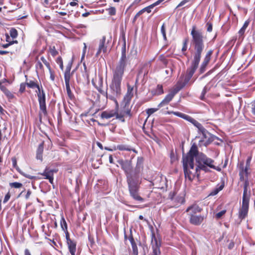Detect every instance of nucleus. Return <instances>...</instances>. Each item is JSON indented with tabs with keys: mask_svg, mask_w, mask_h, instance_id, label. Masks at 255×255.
Here are the masks:
<instances>
[{
	"mask_svg": "<svg viewBox=\"0 0 255 255\" xmlns=\"http://www.w3.org/2000/svg\"><path fill=\"white\" fill-rule=\"evenodd\" d=\"M41 60L43 62V63L46 65V66L48 68V69H50V66L49 63L47 61V60L45 59L44 57H41Z\"/></svg>",
	"mask_w": 255,
	"mask_h": 255,
	"instance_id": "nucleus-37",
	"label": "nucleus"
},
{
	"mask_svg": "<svg viewBox=\"0 0 255 255\" xmlns=\"http://www.w3.org/2000/svg\"><path fill=\"white\" fill-rule=\"evenodd\" d=\"M192 123L193 125H194L196 127H197L199 129H201V128H202L201 125L194 119V121H193Z\"/></svg>",
	"mask_w": 255,
	"mask_h": 255,
	"instance_id": "nucleus-41",
	"label": "nucleus"
},
{
	"mask_svg": "<svg viewBox=\"0 0 255 255\" xmlns=\"http://www.w3.org/2000/svg\"><path fill=\"white\" fill-rule=\"evenodd\" d=\"M163 93V90L161 85H158L157 87V94L160 95Z\"/></svg>",
	"mask_w": 255,
	"mask_h": 255,
	"instance_id": "nucleus-34",
	"label": "nucleus"
},
{
	"mask_svg": "<svg viewBox=\"0 0 255 255\" xmlns=\"http://www.w3.org/2000/svg\"><path fill=\"white\" fill-rule=\"evenodd\" d=\"M69 4L71 6H76V5H77V2L76 1H72V2H70Z\"/></svg>",
	"mask_w": 255,
	"mask_h": 255,
	"instance_id": "nucleus-63",
	"label": "nucleus"
},
{
	"mask_svg": "<svg viewBox=\"0 0 255 255\" xmlns=\"http://www.w3.org/2000/svg\"><path fill=\"white\" fill-rule=\"evenodd\" d=\"M161 33H162V34L163 35L164 39L166 40V36L165 29V27H164V24L161 26Z\"/></svg>",
	"mask_w": 255,
	"mask_h": 255,
	"instance_id": "nucleus-36",
	"label": "nucleus"
},
{
	"mask_svg": "<svg viewBox=\"0 0 255 255\" xmlns=\"http://www.w3.org/2000/svg\"><path fill=\"white\" fill-rule=\"evenodd\" d=\"M102 79L101 78L100 79V87L98 88V91H99V92H100L101 94H104L105 92L104 91V90H102L101 87H102Z\"/></svg>",
	"mask_w": 255,
	"mask_h": 255,
	"instance_id": "nucleus-47",
	"label": "nucleus"
},
{
	"mask_svg": "<svg viewBox=\"0 0 255 255\" xmlns=\"http://www.w3.org/2000/svg\"><path fill=\"white\" fill-rule=\"evenodd\" d=\"M24 255H31L30 251L28 249H25L24 250Z\"/></svg>",
	"mask_w": 255,
	"mask_h": 255,
	"instance_id": "nucleus-60",
	"label": "nucleus"
},
{
	"mask_svg": "<svg viewBox=\"0 0 255 255\" xmlns=\"http://www.w3.org/2000/svg\"><path fill=\"white\" fill-rule=\"evenodd\" d=\"M84 48H83V55H82V59H83L84 58V56H85V54L86 53V49H87V47H86V43H84Z\"/></svg>",
	"mask_w": 255,
	"mask_h": 255,
	"instance_id": "nucleus-51",
	"label": "nucleus"
},
{
	"mask_svg": "<svg viewBox=\"0 0 255 255\" xmlns=\"http://www.w3.org/2000/svg\"><path fill=\"white\" fill-rule=\"evenodd\" d=\"M252 113L255 115V101H254V102L253 103V105H252Z\"/></svg>",
	"mask_w": 255,
	"mask_h": 255,
	"instance_id": "nucleus-57",
	"label": "nucleus"
},
{
	"mask_svg": "<svg viewBox=\"0 0 255 255\" xmlns=\"http://www.w3.org/2000/svg\"><path fill=\"white\" fill-rule=\"evenodd\" d=\"M143 13V10H141L139 11L135 15L134 18H136L138 16H139L140 14H141Z\"/></svg>",
	"mask_w": 255,
	"mask_h": 255,
	"instance_id": "nucleus-58",
	"label": "nucleus"
},
{
	"mask_svg": "<svg viewBox=\"0 0 255 255\" xmlns=\"http://www.w3.org/2000/svg\"><path fill=\"white\" fill-rule=\"evenodd\" d=\"M191 34L192 36L193 42L195 44V49L196 51L193 60L200 62L201 54L204 47L202 33L199 30H197L195 26H193Z\"/></svg>",
	"mask_w": 255,
	"mask_h": 255,
	"instance_id": "nucleus-3",
	"label": "nucleus"
},
{
	"mask_svg": "<svg viewBox=\"0 0 255 255\" xmlns=\"http://www.w3.org/2000/svg\"><path fill=\"white\" fill-rule=\"evenodd\" d=\"M155 242H156V247H153V255H158L160 254V250H159V247L157 245V241L156 240H155Z\"/></svg>",
	"mask_w": 255,
	"mask_h": 255,
	"instance_id": "nucleus-29",
	"label": "nucleus"
},
{
	"mask_svg": "<svg viewBox=\"0 0 255 255\" xmlns=\"http://www.w3.org/2000/svg\"><path fill=\"white\" fill-rule=\"evenodd\" d=\"M249 201H243L242 206L239 212V217L244 219L247 215L249 210Z\"/></svg>",
	"mask_w": 255,
	"mask_h": 255,
	"instance_id": "nucleus-9",
	"label": "nucleus"
},
{
	"mask_svg": "<svg viewBox=\"0 0 255 255\" xmlns=\"http://www.w3.org/2000/svg\"><path fill=\"white\" fill-rule=\"evenodd\" d=\"M10 194L9 192L7 193V194L5 195L4 200H3V203H6L10 199Z\"/></svg>",
	"mask_w": 255,
	"mask_h": 255,
	"instance_id": "nucleus-42",
	"label": "nucleus"
},
{
	"mask_svg": "<svg viewBox=\"0 0 255 255\" xmlns=\"http://www.w3.org/2000/svg\"><path fill=\"white\" fill-rule=\"evenodd\" d=\"M116 115V110L106 111L102 113L101 117L103 119H109Z\"/></svg>",
	"mask_w": 255,
	"mask_h": 255,
	"instance_id": "nucleus-14",
	"label": "nucleus"
},
{
	"mask_svg": "<svg viewBox=\"0 0 255 255\" xmlns=\"http://www.w3.org/2000/svg\"><path fill=\"white\" fill-rule=\"evenodd\" d=\"M9 186L11 188H19L22 186V184L19 182H11L9 183Z\"/></svg>",
	"mask_w": 255,
	"mask_h": 255,
	"instance_id": "nucleus-25",
	"label": "nucleus"
},
{
	"mask_svg": "<svg viewBox=\"0 0 255 255\" xmlns=\"http://www.w3.org/2000/svg\"><path fill=\"white\" fill-rule=\"evenodd\" d=\"M187 42L188 40L187 39H185L183 42V45L182 48V51L183 52H185L187 49Z\"/></svg>",
	"mask_w": 255,
	"mask_h": 255,
	"instance_id": "nucleus-38",
	"label": "nucleus"
},
{
	"mask_svg": "<svg viewBox=\"0 0 255 255\" xmlns=\"http://www.w3.org/2000/svg\"><path fill=\"white\" fill-rule=\"evenodd\" d=\"M25 177L29 178V179H35L36 178V177L35 176H31V175H27V174H22Z\"/></svg>",
	"mask_w": 255,
	"mask_h": 255,
	"instance_id": "nucleus-53",
	"label": "nucleus"
},
{
	"mask_svg": "<svg viewBox=\"0 0 255 255\" xmlns=\"http://www.w3.org/2000/svg\"><path fill=\"white\" fill-rule=\"evenodd\" d=\"M9 34L12 38H15L17 36V30L14 28H11L9 31Z\"/></svg>",
	"mask_w": 255,
	"mask_h": 255,
	"instance_id": "nucleus-27",
	"label": "nucleus"
},
{
	"mask_svg": "<svg viewBox=\"0 0 255 255\" xmlns=\"http://www.w3.org/2000/svg\"><path fill=\"white\" fill-rule=\"evenodd\" d=\"M245 185L244 189L243 201H249L250 198L247 196V182H245Z\"/></svg>",
	"mask_w": 255,
	"mask_h": 255,
	"instance_id": "nucleus-23",
	"label": "nucleus"
},
{
	"mask_svg": "<svg viewBox=\"0 0 255 255\" xmlns=\"http://www.w3.org/2000/svg\"><path fill=\"white\" fill-rule=\"evenodd\" d=\"M60 225H61V227L62 229L63 230H67V223H66V222L63 216H62L61 220H60Z\"/></svg>",
	"mask_w": 255,
	"mask_h": 255,
	"instance_id": "nucleus-24",
	"label": "nucleus"
},
{
	"mask_svg": "<svg viewBox=\"0 0 255 255\" xmlns=\"http://www.w3.org/2000/svg\"><path fill=\"white\" fill-rule=\"evenodd\" d=\"M116 115L115 116L116 117V119H119V120L123 122H125V119L124 118V117L125 116V114H119L118 113L117 110H116Z\"/></svg>",
	"mask_w": 255,
	"mask_h": 255,
	"instance_id": "nucleus-28",
	"label": "nucleus"
},
{
	"mask_svg": "<svg viewBox=\"0 0 255 255\" xmlns=\"http://www.w3.org/2000/svg\"><path fill=\"white\" fill-rule=\"evenodd\" d=\"M68 249L71 255H75L76 250V244L70 239H67Z\"/></svg>",
	"mask_w": 255,
	"mask_h": 255,
	"instance_id": "nucleus-15",
	"label": "nucleus"
},
{
	"mask_svg": "<svg viewBox=\"0 0 255 255\" xmlns=\"http://www.w3.org/2000/svg\"><path fill=\"white\" fill-rule=\"evenodd\" d=\"M49 72H50V79L52 81H54V74H53V72L52 71L51 68H50V69H49Z\"/></svg>",
	"mask_w": 255,
	"mask_h": 255,
	"instance_id": "nucleus-52",
	"label": "nucleus"
},
{
	"mask_svg": "<svg viewBox=\"0 0 255 255\" xmlns=\"http://www.w3.org/2000/svg\"><path fill=\"white\" fill-rule=\"evenodd\" d=\"M36 92L37 93L40 109L44 114H45L46 113L45 95L44 93L43 89L40 91V92H38L37 91H36Z\"/></svg>",
	"mask_w": 255,
	"mask_h": 255,
	"instance_id": "nucleus-8",
	"label": "nucleus"
},
{
	"mask_svg": "<svg viewBox=\"0 0 255 255\" xmlns=\"http://www.w3.org/2000/svg\"><path fill=\"white\" fill-rule=\"evenodd\" d=\"M175 94L176 93L172 91L166 96L165 98L159 104L157 107L161 108L167 105L172 100Z\"/></svg>",
	"mask_w": 255,
	"mask_h": 255,
	"instance_id": "nucleus-12",
	"label": "nucleus"
},
{
	"mask_svg": "<svg viewBox=\"0 0 255 255\" xmlns=\"http://www.w3.org/2000/svg\"><path fill=\"white\" fill-rule=\"evenodd\" d=\"M12 164L13 165L14 167H15V166L16 165V160L15 158H12Z\"/></svg>",
	"mask_w": 255,
	"mask_h": 255,
	"instance_id": "nucleus-61",
	"label": "nucleus"
},
{
	"mask_svg": "<svg viewBox=\"0 0 255 255\" xmlns=\"http://www.w3.org/2000/svg\"><path fill=\"white\" fill-rule=\"evenodd\" d=\"M160 108L157 107V108H150L146 110V113L148 115V117H149L151 114L156 112L158 111Z\"/></svg>",
	"mask_w": 255,
	"mask_h": 255,
	"instance_id": "nucleus-26",
	"label": "nucleus"
},
{
	"mask_svg": "<svg viewBox=\"0 0 255 255\" xmlns=\"http://www.w3.org/2000/svg\"><path fill=\"white\" fill-rule=\"evenodd\" d=\"M222 189V188L221 187H220V189H216L212 193H211L210 195H215L219 192V191L220 190H221Z\"/></svg>",
	"mask_w": 255,
	"mask_h": 255,
	"instance_id": "nucleus-48",
	"label": "nucleus"
},
{
	"mask_svg": "<svg viewBox=\"0 0 255 255\" xmlns=\"http://www.w3.org/2000/svg\"><path fill=\"white\" fill-rule=\"evenodd\" d=\"M70 68H67L66 71L64 74V79H65V84L69 83L70 82Z\"/></svg>",
	"mask_w": 255,
	"mask_h": 255,
	"instance_id": "nucleus-21",
	"label": "nucleus"
},
{
	"mask_svg": "<svg viewBox=\"0 0 255 255\" xmlns=\"http://www.w3.org/2000/svg\"><path fill=\"white\" fill-rule=\"evenodd\" d=\"M128 188L130 195L132 197L133 199L136 200L143 201V199L141 198L140 196L138 195L137 191L138 187L136 185H133L131 183V181H128Z\"/></svg>",
	"mask_w": 255,
	"mask_h": 255,
	"instance_id": "nucleus-6",
	"label": "nucleus"
},
{
	"mask_svg": "<svg viewBox=\"0 0 255 255\" xmlns=\"http://www.w3.org/2000/svg\"><path fill=\"white\" fill-rule=\"evenodd\" d=\"M117 148L118 149H119L120 150H128V151L130 150V148L127 147L126 145H119V146H118Z\"/></svg>",
	"mask_w": 255,
	"mask_h": 255,
	"instance_id": "nucleus-33",
	"label": "nucleus"
},
{
	"mask_svg": "<svg viewBox=\"0 0 255 255\" xmlns=\"http://www.w3.org/2000/svg\"><path fill=\"white\" fill-rule=\"evenodd\" d=\"M185 85L186 84L184 82L183 80H182V79H181L178 81V82L174 87L172 91L176 94L178 91L182 89Z\"/></svg>",
	"mask_w": 255,
	"mask_h": 255,
	"instance_id": "nucleus-18",
	"label": "nucleus"
},
{
	"mask_svg": "<svg viewBox=\"0 0 255 255\" xmlns=\"http://www.w3.org/2000/svg\"><path fill=\"white\" fill-rule=\"evenodd\" d=\"M189 1V0H183L182 1H181L179 4L177 5V7H180L184 4H185L186 3Z\"/></svg>",
	"mask_w": 255,
	"mask_h": 255,
	"instance_id": "nucleus-50",
	"label": "nucleus"
},
{
	"mask_svg": "<svg viewBox=\"0 0 255 255\" xmlns=\"http://www.w3.org/2000/svg\"><path fill=\"white\" fill-rule=\"evenodd\" d=\"M251 158L249 157V158H248V159L247 160L246 166L249 167V169L250 168V162H251Z\"/></svg>",
	"mask_w": 255,
	"mask_h": 255,
	"instance_id": "nucleus-62",
	"label": "nucleus"
},
{
	"mask_svg": "<svg viewBox=\"0 0 255 255\" xmlns=\"http://www.w3.org/2000/svg\"><path fill=\"white\" fill-rule=\"evenodd\" d=\"M31 194V192L30 190H28L27 191L26 194L25 195V198L26 199H28Z\"/></svg>",
	"mask_w": 255,
	"mask_h": 255,
	"instance_id": "nucleus-54",
	"label": "nucleus"
},
{
	"mask_svg": "<svg viewBox=\"0 0 255 255\" xmlns=\"http://www.w3.org/2000/svg\"><path fill=\"white\" fill-rule=\"evenodd\" d=\"M26 84L25 83H21L20 85L19 92L20 93H23L25 89V86Z\"/></svg>",
	"mask_w": 255,
	"mask_h": 255,
	"instance_id": "nucleus-40",
	"label": "nucleus"
},
{
	"mask_svg": "<svg viewBox=\"0 0 255 255\" xmlns=\"http://www.w3.org/2000/svg\"><path fill=\"white\" fill-rule=\"evenodd\" d=\"M0 89L8 99H12L14 98L13 94H12V93L9 91L4 85H2V84L0 85Z\"/></svg>",
	"mask_w": 255,
	"mask_h": 255,
	"instance_id": "nucleus-17",
	"label": "nucleus"
},
{
	"mask_svg": "<svg viewBox=\"0 0 255 255\" xmlns=\"http://www.w3.org/2000/svg\"><path fill=\"white\" fill-rule=\"evenodd\" d=\"M214 161L202 153H199L196 145L193 144L189 152L183 156V165L185 176L189 180L199 175V170L209 171L208 167L218 170Z\"/></svg>",
	"mask_w": 255,
	"mask_h": 255,
	"instance_id": "nucleus-1",
	"label": "nucleus"
},
{
	"mask_svg": "<svg viewBox=\"0 0 255 255\" xmlns=\"http://www.w3.org/2000/svg\"><path fill=\"white\" fill-rule=\"evenodd\" d=\"M66 84V87L67 93H68V95L70 97L71 95V91L70 90L69 83H67V84Z\"/></svg>",
	"mask_w": 255,
	"mask_h": 255,
	"instance_id": "nucleus-44",
	"label": "nucleus"
},
{
	"mask_svg": "<svg viewBox=\"0 0 255 255\" xmlns=\"http://www.w3.org/2000/svg\"><path fill=\"white\" fill-rule=\"evenodd\" d=\"M199 63V61L194 60H193L191 68L188 71V75L182 78V80H183L186 85L189 82L190 79L197 68Z\"/></svg>",
	"mask_w": 255,
	"mask_h": 255,
	"instance_id": "nucleus-7",
	"label": "nucleus"
},
{
	"mask_svg": "<svg viewBox=\"0 0 255 255\" xmlns=\"http://www.w3.org/2000/svg\"><path fill=\"white\" fill-rule=\"evenodd\" d=\"M50 53L51 54V55L52 56H56L58 54V52L56 50V49H55L54 47H53L52 48H51L50 50Z\"/></svg>",
	"mask_w": 255,
	"mask_h": 255,
	"instance_id": "nucleus-39",
	"label": "nucleus"
},
{
	"mask_svg": "<svg viewBox=\"0 0 255 255\" xmlns=\"http://www.w3.org/2000/svg\"><path fill=\"white\" fill-rule=\"evenodd\" d=\"M202 133L204 137L200 141V144L201 145L207 146L212 141L211 135L209 133L205 131L204 129H203Z\"/></svg>",
	"mask_w": 255,
	"mask_h": 255,
	"instance_id": "nucleus-11",
	"label": "nucleus"
},
{
	"mask_svg": "<svg viewBox=\"0 0 255 255\" xmlns=\"http://www.w3.org/2000/svg\"><path fill=\"white\" fill-rule=\"evenodd\" d=\"M154 6H152L151 4L148 7H145L142 10H143V12L144 11H147L148 13H150L151 12V8H153Z\"/></svg>",
	"mask_w": 255,
	"mask_h": 255,
	"instance_id": "nucleus-43",
	"label": "nucleus"
},
{
	"mask_svg": "<svg viewBox=\"0 0 255 255\" xmlns=\"http://www.w3.org/2000/svg\"><path fill=\"white\" fill-rule=\"evenodd\" d=\"M43 151V143L39 144L37 150L36 158L40 160H42V152Z\"/></svg>",
	"mask_w": 255,
	"mask_h": 255,
	"instance_id": "nucleus-20",
	"label": "nucleus"
},
{
	"mask_svg": "<svg viewBox=\"0 0 255 255\" xmlns=\"http://www.w3.org/2000/svg\"><path fill=\"white\" fill-rule=\"evenodd\" d=\"M249 24V21H246L245 22L243 27L240 29V30L239 31V34L240 35H243L244 34L246 28H247V27L248 26Z\"/></svg>",
	"mask_w": 255,
	"mask_h": 255,
	"instance_id": "nucleus-22",
	"label": "nucleus"
},
{
	"mask_svg": "<svg viewBox=\"0 0 255 255\" xmlns=\"http://www.w3.org/2000/svg\"><path fill=\"white\" fill-rule=\"evenodd\" d=\"M107 10L108 11V13L110 15H114L116 14V9L115 7H110L107 9Z\"/></svg>",
	"mask_w": 255,
	"mask_h": 255,
	"instance_id": "nucleus-30",
	"label": "nucleus"
},
{
	"mask_svg": "<svg viewBox=\"0 0 255 255\" xmlns=\"http://www.w3.org/2000/svg\"><path fill=\"white\" fill-rule=\"evenodd\" d=\"M54 172L55 171L53 170L46 169L42 173H41V174L43 176H44L45 179H48L49 182L51 184H53Z\"/></svg>",
	"mask_w": 255,
	"mask_h": 255,
	"instance_id": "nucleus-13",
	"label": "nucleus"
},
{
	"mask_svg": "<svg viewBox=\"0 0 255 255\" xmlns=\"http://www.w3.org/2000/svg\"><path fill=\"white\" fill-rule=\"evenodd\" d=\"M212 53H213L212 50L209 51L207 53V54L206 55V56H205V58H208V59H211V55L212 54Z\"/></svg>",
	"mask_w": 255,
	"mask_h": 255,
	"instance_id": "nucleus-49",
	"label": "nucleus"
},
{
	"mask_svg": "<svg viewBox=\"0 0 255 255\" xmlns=\"http://www.w3.org/2000/svg\"><path fill=\"white\" fill-rule=\"evenodd\" d=\"M187 212H189L190 214V222L191 224L198 225L200 224L203 221L204 218L202 216H197L193 215V213H196L200 212V209L198 206H193L188 208L187 209Z\"/></svg>",
	"mask_w": 255,
	"mask_h": 255,
	"instance_id": "nucleus-4",
	"label": "nucleus"
},
{
	"mask_svg": "<svg viewBox=\"0 0 255 255\" xmlns=\"http://www.w3.org/2000/svg\"><path fill=\"white\" fill-rule=\"evenodd\" d=\"M206 67V66H203V65H202V64L201 65L200 69V72L201 73H203L205 71Z\"/></svg>",
	"mask_w": 255,
	"mask_h": 255,
	"instance_id": "nucleus-55",
	"label": "nucleus"
},
{
	"mask_svg": "<svg viewBox=\"0 0 255 255\" xmlns=\"http://www.w3.org/2000/svg\"><path fill=\"white\" fill-rule=\"evenodd\" d=\"M171 113L174 114V115L178 116L179 117L182 118L184 114H182L180 112H173L172 111Z\"/></svg>",
	"mask_w": 255,
	"mask_h": 255,
	"instance_id": "nucleus-46",
	"label": "nucleus"
},
{
	"mask_svg": "<svg viewBox=\"0 0 255 255\" xmlns=\"http://www.w3.org/2000/svg\"><path fill=\"white\" fill-rule=\"evenodd\" d=\"M133 87L128 86L127 92L124 97V100L127 102H129L130 101L131 98L133 97Z\"/></svg>",
	"mask_w": 255,
	"mask_h": 255,
	"instance_id": "nucleus-19",
	"label": "nucleus"
},
{
	"mask_svg": "<svg viewBox=\"0 0 255 255\" xmlns=\"http://www.w3.org/2000/svg\"><path fill=\"white\" fill-rule=\"evenodd\" d=\"M249 167L246 166L244 168L243 164H241L239 175L240 177V180L241 181H245V182H247L248 176L249 174Z\"/></svg>",
	"mask_w": 255,
	"mask_h": 255,
	"instance_id": "nucleus-10",
	"label": "nucleus"
},
{
	"mask_svg": "<svg viewBox=\"0 0 255 255\" xmlns=\"http://www.w3.org/2000/svg\"><path fill=\"white\" fill-rule=\"evenodd\" d=\"M126 64L127 57L126 52L123 50L119 63L113 70V78L110 86L112 95H108L107 93H106L107 98L115 102L117 109L118 108V103L116 99L121 94V84Z\"/></svg>",
	"mask_w": 255,
	"mask_h": 255,
	"instance_id": "nucleus-2",
	"label": "nucleus"
},
{
	"mask_svg": "<svg viewBox=\"0 0 255 255\" xmlns=\"http://www.w3.org/2000/svg\"><path fill=\"white\" fill-rule=\"evenodd\" d=\"M44 0V3L45 6H52L53 4L56 2V1H58V0Z\"/></svg>",
	"mask_w": 255,
	"mask_h": 255,
	"instance_id": "nucleus-31",
	"label": "nucleus"
},
{
	"mask_svg": "<svg viewBox=\"0 0 255 255\" xmlns=\"http://www.w3.org/2000/svg\"><path fill=\"white\" fill-rule=\"evenodd\" d=\"M109 42V40L106 41V36L102 37L99 41L98 50L96 53L97 56L100 55L101 53H106L107 52Z\"/></svg>",
	"mask_w": 255,
	"mask_h": 255,
	"instance_id": "nucleus-5",
	"label": "nucleus"
},
{
	"mask_svg": "<svg viewBox=\"0 0 255 255\" xmlns=\"http://www.w3.org/2000/svg\"><path fill=\"white\" fill-rule=\"evenodd\" d=\"M210 60V59L205 57L204 61H203V63H202V64L203 65V66H206L208 64Z\"/></svg>",
	"mask_w": 255,
	"mask_h": 255,
	"instance_id": "nucleus-45",
	"label": "nucleus"
},
{
	"mask_svg": "<svg viewBox=\"0 0 255 255\" xmlns=\"http://www.w3.org/2000/svg\"><path fill=\"white\" fill-rule=\"evenodd\" d=\"M226 212L225 210H222L216 214V218L217 219L221 218Z\"/></svg>",
	"mask_w": 255,
	"mask_h": 255,
	"instance_id": "nucleus-32",
	"label": "nucleus"
},
{
	"mask_svg": "<svg viewBox=\"0 0 255 255\" xmlns=\"http://www.w3.org/2000/svg\"><path fill=\"white\" fill-rule=\"evenodd\" d=\"M8 51L4 50H0V55H4L8 53Z\"/></svg>",
	"mask_w": 255,
	"mask_h": 255,
	"instance_id": "nucleus-64",
	"label": "nucleus"
},
{
	"mask_svg": "<svg viewBox=\"0 0 255 255\" xmlns=\"http://www.w3.org/2000/svg\"><path fill=\"white\" fill-rule=\"evenodd\" d=\"M26 86L29 88H31V89L36 88L37 89V90L36 91H37L38 92H40V91H41L42 89V88H40L39 86L36 82H35V81H32V80H29V81L27 80L26 82Z\"/></svg>",
	"mask_w": 255,
	"mask_h": 255,
	"instance_id": "nucleus-16",
	"label": "nucleus"
},
{
	"mask_svg": "<svg viewBox=\"0 0 255 255\" xmlns=\"http://www.w3.org/2000/svg\"><path fill=\"white\" fill-rule=\"evenodd\" d=\"M182 119H184L188 121H189L191 123H192L193 121H194V119L192 118L191 117H190L187 115H185V114L183 115V116L182 117Z\"/></svg>",
	"mask_w": 255,
	"mask_h": 255,
	"instance_id": "nucleus-35",
	"label": "nucleus"
},
{
	"mask_svg": "<svg viewBox=\"0 0 255 255\" xmlns=\"http://www.w3.org/2000/svg\"><path fill=\"white\" fill-rule=\"evenodd\" d=\"M24 255H31L30 251L28 249H25L24 250Z\"/></svg>",
	"mask_w": 255,
	"mask_h": 255,
	"instance_id": "nucleus-59",
	"label": "nucleus"
},
{
	"mask_svg": "<svg viewBox=\"0 0 255 255\" xmlns=\"http://www.w3.org/2000/svg\"><path fill=\"white\" fill-rule=\"evenodd\" d=\"M58 59L60 61V68L62 70H63V62H62V59L60 57H59V58H58Z\"/></svg>",
	"mask_w": 255,
	"mask_h": 255,
	"instance_id": "nucleus-56",
	"label": "nucleus"
}]
</instances>
